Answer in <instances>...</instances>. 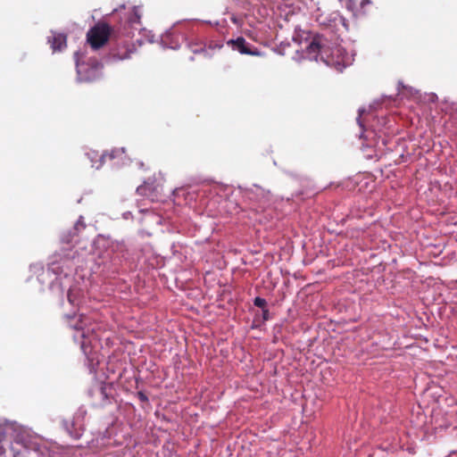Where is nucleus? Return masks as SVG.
Instances as JSON below:
<instances>
[{"label": "nucleus", "mask_w": 457, "mask_h": 457, "mask_svg": "<svg viewBox=\"0 0 457 457\" xmlns=\"http://www.w3.org/2000/svg\"><path fill=\"white\" fill-rule=\"evenodd\" d=\"M40 450V439L23 428H17L13 442L0 439V457H29Z\"/></svg>", "instance_id": "obj_1"}, {"label": "nucleus", "mask_w": 457, "mask_h": 457, "mask_svg": "<svg viewBox=\"0 0 457 457\" xmlns=\"http://www.w3.org/2000/svg\"><path fill=\"white\" fill-rule=\"evenodd\" d=\"M112 31L109 24L98 22L87 31V41L93 49H99L108 42Z\"/></svg>", "instance_id": "obj_2"}, {"label": "nucleus", "mask_w": 457, "mask_h": 457, "mask_svg": "<svg viewBox=\"0 0 457 457\" xmlns=\"http://www.w3.org/2000/svg\"><path fill=\"white\" fill-rule=\"evenodd\" d=\"M103 64L95 58H90L86 63H77V71L81 81L91 82L102 75Z\"/></svg>", "instance_id": "obj_3"}, {"label": "nucleus", "mask_w": 457, "mask_h": 457, "mask_svg": "<svg viewBox=\"0 0 457 457\" xmlns=\"http://www.w3.org/2000/svg\"><path fill=\"white\" fill-rule=\"evenodd\" d=\"M228 45L231 46L234 50L238 51L242 54L262 55L261 52L255 47L252 48L243 37L228 40Z\"/></svg>", "instance_id": "obj_4"}, {"label": "nucleus", "mask_w": 457, "mask_h": 457, "mask_svg": "<svg viewBox=\"0 0 457 457\" xmlns=\"http://www.w3.org/2000/svg\"><path fill=\"white\" fill-rule=\"evenodd\" d=\"M327 46V40L320 35H316L312 39L311 43L307 46L308 54H316L320 53V58L323 59V53L325 52V48Z\"/></svg>", "instance_id": "obj_5"}, {"label": "nucleus", "mask_w": 457, "mask_h": 457, "mask_svg": "<svg viewBox=\"0 0 457 457\" xmlns=\"http://www.w3.org/2000/svg\"><path fill=\"white\" fill-rule=\"evenodd\" d=\"M48 43L54 51H60L66 46V37L63 34H54L48 37Z\"/></svg>", "instance_id": "obj_6"}, {"label": "nucleus", "mask_w": 457, "mask_h": 457, "mask_svg": "<svg viewBox=\"0 0 457 457\" xmlns=\"http://www.w3.org/2000/svg\"><path fill=\"white\" fill-rule=\"evenodd\" d=\"M108 157L110 160H112V159L117 160L115 162L116 164H120V163L124 164L127 160V155L125 154L124 147L114 149V151L112 152L108 155Z\"/></svg>", "instance_id": "obj_7"}, {"label": "nucleus", "mask_w": 457, "mask_h": 457, "mask_svg": "<svg viewBox=\"0 0 457 457\" xmlns=\"http://www.w3.org/2000/svg\"><path fill=\"white\" fill-rule=\"evenodd\" d=\"M137 193L140 194V195H145L149 198H151L152 201L154 200V197L157 196L155 194H154L153 192H148L150 191V186L149 185H143V186H140L137 187Z\"/></svg>", "instance_id": "obj_8"}, {"label": "nucleus", "mask_w": 457, "mask_h": 457, "mask_svg": "<svg viewBox=\"0 0 457 457\" xmlns=\"http://www.w3.org/2000/svg\"><path fill=\"white\" fill-rule=\"evenodd\" d=\"M253 304L259 308L264 309L266 308L267 302L264 298L257 296L253 300Z\"/></svg>", "instance_id": "obj_9"}, {"label": "nucleus", "mask_w": 457, "mask_h": 457, "mask_svg": "<svg viewBox=\"0 0 457 457\" xmlns=\"http://www.w3.org/2000/svg\"><path fill=\"white\" fill-rule=\"evenodd\" d=\"M140 18H141V16L138 12L137 7H134L133 8V15L129 18V21L131 23H137V22H139Z\"/></svg>", "instance_id": "obj_10"}, {"label": "nucleus", "mask_w": 457, "mask_h": 457, "mask_svg": "<svg viewBox=\"0 0 457 457\" xmlns=\"http://www.w3.org/2000/svg\"><path fill=\"white\" fill-rule=\"evenodd\" d=\"M132 54V50H127L124 54H117L115 56L119 60H125L129 59L130 57V54Z\"/></svg>", "instance_id": "obj_11"}, {"label": "nucleus", "mask_w": 457, "mask_h": 457, "mask_svg": "<svg viewBox=\"0 0 457 457\" xmlns=\"http://www.w3.org/2000/svg\"><path fill=\"white\" fill-rule=\"evenodd\" d=\"M106 158V155L105 154H100L99 155V160H98V164L96 165V162H94V164H92L93 167H96V169H99L101 167V165L103 164L104 162V160Z\"/></svg>", "instance_id": "obj_12"}, {"label": "nucleus", "mask_w": 457, "mask_h": 457, "mask_svg": "<svg viewBox=\"0 0 457 457\" xmlns=\"http://www.w3.org/2000/svg\"><path fill=\"white\" fill-rule=\"evenodd\" d=\"M270 320V311L267 308L262 309V320L267 321Z\"/></svg>", "instance_id": "obj_13"}, {"label": "nucleus", "mask_w": 457, "mask_h": 457, "mask_svg": "<svg viewBox=\"0 0 457 457\" xmlns=\"http://www.w3.org/2000/svg\"><path fill=\"white\" fill-rule=\"evenodd\" d=\"M138 398L142 401V402H146L148 400L147 396L142 393V392H138Z\"/></svg>", "instance_id": "obj_14"}, {"label": "nucleus", "mask_w": 457, "mask_h": 457, "mask_svg": "<svg viewBox=\"0 0 457 457\" xmlns=\"http://www.w3.org/2000/svg\"><path fill=\"white\" fill-rule=\"evenodd\" d=\"M371 4V1L370 0H362L361 2V8H364L366 5L368 4Z\"/></svg>", "instance_id": "obj_15"}, {"label": "nucleus", "mask_w": 457, "mask_h": 457, "mask_svg": "<svg viewBox=\"0 0 457 457\" xmlns=\"http://www.w3.org/2000/svg\"><path fill=\"white\" fill-rule=\"evenodd\" d=\"M67 296H68V301H69L70 303H73V300H72V297H71V289L69 290V292H68V295H67Z\"/></svg>", "instance_id": "obj_16"}, {"label": "nucleus", "mask_w": 457, "mask_h": 457, "mask_svg": "<svg viewBox=\"0 0 457 457\" xmlns=\"http://www.w3.org/2000/svg\"><path fill=\"white\" fill-rule=\"evenodd\" d=\"M80 323H82V321H80ZM74 328H75V329H78V330H80V329L82 330V329H84V328H83L82 324L75 325V326H74Z\"/></svg>", "instance_id": "obj_17"}, {"label": "nucleus", "mask_w": 457, "mask_h": 457, "mask_svg": "<svg viewBox=\"0 0 457 457\" xmlns=\"http://www.w3.org/2000/svg\"><path fill=\"white\" fill-rule=\"evenodd\" d=\"M362 112H363V111H360L359 117L357 118V121H358V123L360 124L361 127H362V124L361 123L360 118H361Z\"/></svg>", "instance_id": "obj_18"}, {"label": "nucleus", "mask_w": 457, "mask_h": 457, "mask_svg": "<svg viewBox=\"0 0 457 457\" xmlns=\"http://www.w3.org/2000/svg\"><path fill=\"white\" fill-rule=\"evenodd\" d=\"M81 347H82V348H84V347H85V342H83V343L81 344Z\"/></svg>", "instance_id": "obj_19"}, {"label": "nucleus", "mask_w": 457, "mask_h": 457, "mask_svg": "<svg viewBox=\"0 0 457 457\" xmlns=\"http://www.w3.org/2000/svg\"><path fill=\"white\" fill-rule=\"evenodd\" d=\"M89 159H92L93 163H94V162H96V163L97 162H94V161H93L92 156H89Z\"/></svg>", "instance_id": "obj_20"}]
</instances>
